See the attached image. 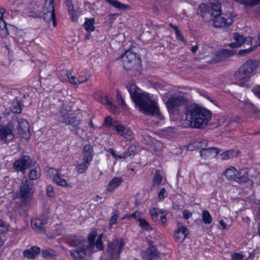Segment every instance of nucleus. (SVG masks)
<instances>
[{
    "label": "nucleus",
    "instance_id": "obj_16",
    "mask_svg": "<svg viewBox=\"0 0 260 260\" xmlns=\"http://www.w3.org/2000/svg\"><path fill=\"white\" fill-rule=\"evenodd\" d=\"M234 42L229 44V46L231 48H237L241 46L243 44H247L249 45L252 41V38L250 37L244 38L242 35L235 33L233 36Z\"/></svg>",
    "mask_w": 260,
    "mask_h": 260
},
{
    "label": "nucleus",
    "instance_id": "obj_59",
    "mask_svg": "<svg viewBox=\"0 0 260 260\" xmlns=\"http://www.w3.org/2000/svg\"><path fill=\"white\" fill-rule=\"evenodd\" d=\"M117 100L118 101V102L121 104V105H124V102L123 100V99L122 98V96L121 95L120 93H119V92L118 91H117Z\"/></svg>",
    "mask_w": 260,
    "mask_h": 260
},
{
    "label": "nucleus",
    "instance_id": "obj_47",
    "mask_svg": "<svg viewBox=\"0 0 260 260\" xmlns=\"http://www.w3.org/2000/svg\"><path fill=\"white\" fill-rule=\"evenodd\" d=\"M64 3L68 8V11L70 15L73 16L75 12L73 10V6L72 5L71 0H64Z\"/></svg>",
    "mask_w": 260,
    "mask_h": 260
},
{
    "label": "nucleus",
    "instance_id": "obj_52",
    "mask_svg": "<svg viewBox=\"0 0 260 260\" xmlns=\"http://www.w3.org/2000/svg\"><path fill=\"white\" fill-rule=\"evenodd\" d=\"M8 230L7 225L4 221L0 219V234L5 233Z\"/></svg>",
    "mask_w": 260,
    "mask_h": 260
},
{
    "label": "nucleus",
    "instance_id": "obj_43",
    "mask_svg": "<svg viewBox=\"0 0 260 260\" xmlns=\"http://www.w3.org/2000/svg\"><path fill=\"white\" fill-rule=\"evenodd\" d=\"M202 220L206 224H210L212 221V217L209 212H202Z\"/></svg>",
    "mask_w": 260,
    "mask_h": 260
},
{
    "label": "nucleus",
    "instance_id": "obj_41",
    "mask_svg": "<svg viewBox=\"0 0 260 260\" xmlns=\"http://www.w3.org/2000/svg\"><path fill=\"white\" fill-rule=\"evenodd\" d=\"M139 221V226L144 230L149 231L152 230V228L150 227V224L144 218H139L138 219Z\"/></svg>",
    "mask_w": 260,
    "mask_h": 260
},
{
    "label": "nucleus",
    "instance_id": "obj_39",
    "mask_svg": "<svg viewBox=\"0 0 260 260\" xmlns=\"http://www.w3.org/2000/svg\"><path fill=\"white\" fill-rule=\"evenodd\" d=\"M8 34L6 22L3 20H0V35L2 37H6Z\"/></svg>",
    "mask_w": 260,
    "mask_h": 260
},
{
    "label": "nucleus",
    "instance_id": "obj_27",
    "mask_svg": "<svg viewBox=\"0 0 260 260\" xmlns=\"http://www.w3.org/2000/svg\"><path fill=\"white\" fill-rule=\"evenodd\" d=\"M122 182L123 179L121 177L113 178L109 181L107 186V190L110 192H113L120 186Z\"/></svg>",
    "mask_w": 260,
    "mask_h": 260
},
{
    "label": "nucleus",
    "instance_id": "obj_38",
    "mask_svg": "<svg viewBox=\"0 0 260 260\" xmlns=\"http://www.w3.org/2000/svg\"><path fill=\"white\" fill-rule=\"evenodd\" d=\"M238 3L245 6H254L260 3V0H234Z\"/></svg>",
    "mask_w": 260,
    "mask_h": 260
},
{
    "label": "nucleus",
    "instance_id": "obj_55",
    "mask_svg": "<svg viewBox=\"0 0 260 260\" xmlns=\"http://www.w3.org/2000/svg\"><path fill=\"white\" fill-rule=\"evenodd\" d=\"M118 217V215L116 214L112 216L109 220V224L110 226H112L116 223Z\"/></svg>",
    "mask_w": 260,
    "mask_h": 260
},
{
    "label": "nucleus",
    "instance_id": "obj_22",
    "mask_svg": "<svg viewBox=\"0 0 260 260\" xmlns=\"http://www.w3.org/2000/svg\"><path fill=\"white\" fill-rule=\"evenodd\" d=\"M41 248L37 246H32L29 249H26L23 251V255L28 259H34L38 255L41 253Z\"/></svg>",
    "mask_w": 260,
    "mask_h": 260
},
{
    "label": "nucleus",
    "instance_id": "obj_5",
    "mask_svg": "<svg viewBox=\"0 0 260 260\" xmlns=\"http://www.w3.org/2000/svg\"><path fill=\"white\" fill-rule=\"evenodd\" d=\"M93 156V149L91 145H85L83 150V161L77 164L76 166V169L79 174L84 173L86 172L90 165Z\"/></svg>",
    "mask_w": 260,
    "mask_h": 260
},
{
    "label": "nucleus",
    "instance_id": "obj_25",
    "mask_svg": "<svg viewBox=\"0 0 260 260\" xmlns=\"http://www.w3.org/2000/svg\"><path fill=\"white\" fill-rule=\"evenodd\" d=\"M47 219L35 218L31 220V225L33 229L38 232L44 230V225L47 223Z\"/></svg>",
    "mask_w": 260,
    "mask_h": 260
},
{
    "label": "nucleus",
    "instance_id": "obj_8",
    "mask_svg": "<svg viewBox=\"0 0 260 260\" xmlns=\"http://www.w3.org/2000/svg\"><path fill=\"white\" fill-rule=\"evenodd\" d=\"M54 0H46L43 8V17L45 21L49 22H53L54 26L56 25L55 14L53 5Z\"/></svg>",
    "mask_w": 260,
    "mask_h": 260
},
{
    "label": "nucleus",
    "instance_id": "obj_64",
    "mask_svg": "<svg viewBox=\"0 0 260 260\" xmlns=\"http://www.w3.org/2000/svg\"><path fill=\"white\" fill-rule=\"evenodd\" d=\"M154 152L155 154L159 157H162L163 155L161 153V152L159 150L155 149Z\"/></svg>",
    "mask_w": 260,
    "mask_h": 260
},
{
    "label": "nucleus",
    "instance_id": "obj_45",
    "mask_svg": "<svg viewBox=\"0 0 260 260\" xmlns=\"http://www.w3.org/2000/svg\"><path fill=\"white\" fill-rule=\"evenodd\" d=\"M79 84L87 81L90 78V75L87 74L79 75L78 76Z\"/></svg>",
    "mask_w": 260,
    "mask_h": 260
},
{
    "label": "nucleus",
    "instance_id": "obj_14",
    "mask_svg": "<svg viewBox=\"0 0 260 260\" xmlns=\"http://www.w3.org/2000/svg\"><path fill=\"white\" fill-rule=\"evenodd\" d=\"M113 125V129L127 140L132 141L134 139L133 132L129 127H125L120 123H114Z\"/></svg>",
    "mask_w": 260,
    "mask_h": 260
},
{
    "label": "nucleus",
    "instance_id": "obj_17",
    "mask_svg": "<svg viewBox=\"0 0 260 260\" xmlns=\"http://www.w3.org/2000/svg\"><path fill=\"white\" fill-rule=\"evenodd\" d=\"M251 77L240 68L235 74L236 82L238 84L242 86L246 85V83L249 81Z\"/></svg>",
    "mask_w": 260,
    "mask_h": 260
},
{
    "label": "nucleus",
    "instance_id": "obj_26",
    "mask_svg": "<svg viewBox=\"0 0 260 260\" xmlns=\"http://www.w3.org/2000/svg\"><path fill=\"white\" fill-rule=\"evenodd\" d=\"M248 174V170L247 169L238 171V174L236 176L235 181L240 183L246 182L249 179Z\"/></svg>",
    "mask_w": 260,
    "mask_h": 260
},
{
    "label": "nucleus",
    "instance_id": "obj_2",
    "mask_svg": "<svg viewBox=\"0 0 260 260\" xmlns=\"http://www.w3.org/2000/svg\"><path fill=\"white\" fill-rule=\"evenodd\" d=\"M131 96L139 107L141 112L147 115H156L160 119L163 116L161 115L156 102L151 99L149 94L141 93L139 89L134 84L128 87Z\"/></svg>",
    "mask_w": 260,
    "mask_h": 260
},
{
    "label": "nucleus",
    "instance_id": "obj_36",
    "mask_svg": "<svg viewBox=\"0 0 260 260\" xmlns=\"http://www.w3.org/2000/svg\"><path fill=\"white\" fill-rule=\"evenodd\" d=\"M94 23V19L93 18H90L86 20L84 23V27L86 30L88 32L92 31L94 30V26L93 24Z\"/></svg>",
    "mask_w": 260,
    "mask_h": 260
},
{
    "label": "nucleus",
    "instance_id": "obj_50",
    "mask_svg": "<svg viewBox=\"0 0 260 260\" xmlns=\"http://www.w3.org/2000/svg\"><path fill=\"white\" fill-rule=\"evenodd\" d=\"M114 123H119L118 121H115L114 122L112 121V119L110 117H107L105 119L104 124L107 126H110L113 128V124Z\"/></svg>",
    "mask_w": 260,
    "mask_h": 260
},
{
    "label": "nucleus",
    "instance_id": "obj_33",
    "mask_svg": "<svg viewBox=\"0 0 260 260\" xmlns=\"http://www.w3.org/2000/svg\"><path fill=\"white\" fill-rule=\"evenodd\" d=\"M107 2L112 6L120 10H124L127 9L128 5H124L121 3L117 0H106Z\"/></svg>",
    "mask_w": 260,
    "mask_h": 260
},
{
    "label": "nucleus",
    "instance_id": "obj_4",
    "mask_svg": "<svg viewBox=\"0 0 260 260\" xmlns=\"http://www.w3.org/2000/svg\"><path fill=\"white\" fill-rule=\"evenodd\" d=\"M122 60L124 68L127 71L128 74L132 76H138L141 74V60L136 53L127 51L122 56Z\"/></svg>",
    "mask_w": 260,
    "mask_h": 260
},
{
    "label": "nucleus",
    "instance_id": "obj_28",
    "mask_svg": "<svg viewBox=\"0 0 260 260\" xmlns=\"http://www.w3.org/2000/svg\"><path fill=\"white\" fill-rule=\"evenodd\" d=\"M237 174H238V170L233 166H230L226 169L223 173L227 179L234 181Z\"/></svg>",
    "mask_w": 260,
    "mask_h": 260
},
{
    "label": "nucleus",
    "instance_id": "obj_20",
    "mask_svg": "<svg viewBox=\"0 0 260 260\" xmlns=\"http://www.w3.org/2000/svg\"><path fill=\"white\" fill-rule=\"evenodd\" d=\"M219 152V149L216 147L202 148L200 150V155L205 159H210L215 157Z\"/></svg>",
    "mask_w": 260,
    "mask_h": 260
},
{
    "label": "nucleus",
    "instance_id": "obj_18",
    "mask_svg": "<svg viewBox=\"0 0 260 260\" xmlns=\"http://www.w3.org/2000/svg\"><path fill=\"white\" fill-rule=\"evenodd\" d=\"M14 122V126L15 125L17 126V131L18 135L21 136H23L25 134L29 132V125L28 122L24 119L13 121Z\"/></svg>",
    "mask_w": 260,
    "mask_h": 260
},
{
    "label": "nucleus",
    "instance_id": "obj_30",
    "mask_svg": "<svg viewBox=\"0 0 260 260\" xmlns=\"http://www.w3.org/2000/svg\"><path fill=\"white\" fill-rule=\"evenodd\" d=\"M101 102L102 104L108 106L109 107L108 108L110 109V110L115 114L119 113L118 109L115 105L112 104V103L110 101L108 96L105 95L101 100Z\"/></svg>",
    "mask_w": 260,
    "mask_h": 260
},
{
    "label": "nucleus",
    "instance_id": "obj_7",
    "mask_svg": "<svg viewBox=\"0 0 260 260\" xmlns=\"http://www.w3.org/2000/svg\"><path fill=\"white\" fill-rule=\"evenodd\" d=\"M123 244L121 240L117 239L108 245L107 252L110 255L111 260H117L119 258Z\"/></svg>",
    "mask_w": 260,
    "mask_h": 260
},
{
    "label": "nucleus",
    "instance_id": "obj_35",
    "mask_svg": "<svg viewBox=\"0 0 260 260\" xmlns=\"http://www.w3.org/2000/svg\"><path fill=\"white\" fill-rule=\"evenodd\" d=\"M41 252L42 256L45 258H51L56 255L55 250L49 248L43 249Z\"/></svg>",
    "mask_w": 260,
    "mask_h": 260
},
{
    "label": "nucleus",
    "instance_id": "obj_12",
    "mask_svg": "<svg viewBox=\"0 0 260 260\" xmlns=\"http://www.w3.org/2000/svg\"><path fill=\"white\" fill-rule=\"evenodd\" d=\"M60 116L62 118V122L66 124L77 125L79 123V120L77 119L76 116L71 117V109L67 106L63 105L60 112Z\"/></svg>",
    "mask_w": 260,
    "mask_h": 260
},
{
    "label": "nucleus",
    "instance_id": "obj_31",
    "mask_svg": "<svg viewBox=\"0 0 260 260\" xmlns=\"http://www.w3.org/2000/svg\"><path fill=\"white\" fill-rule=\"evenodd\" d=\"M96 237V233L95 232H91L88 236V244L87 243V249L88 251L93 252L94 248V241Z\"/></svg>",
    "mask_w": 260,
    "mask_h": 260
},
{
    "label": "nucleus",
    "instance_id": "obj_9",
    "mask_svg": "<svg viewBox=\"0 0 260 260\" xmlns=\"http://www.w3.org/2000/svg\"><path fill=\"white\" fill-rule=\"evenodd\" d=\"M14 129V122H9L6 126L0 127V139L4 143L12 141L14 138L12 132Z\"/></svg>",
    "mask_w": 260,
    "mask_h": 260
},
{
    "label": "nucleus",
    "instance_id": "obj_57",
    "mask_svg": "<svg viewBox=\"0 0 260 260\" xmlns=\"http://www.w3.org/2000/svg\"><path fill=\"white\" fill-rule=\"evenodd\" d=\"M252 92L255 95L260 98V86L257 85L252 88Z\"/></svg>",
    "mask_w": 260,
    "mask_h": 260
},
{
    "label": "nucleus",
    "instance_id": "obj_11",
    "mask_svg": "<svg viewBox=\"0 0 260 260\" xmlns=\"http://www.w3.org/2000/svg\"><path fill=\"white\" fill-rule=\"evenodd\" d=\"M213 24L215 27H226L230 25L233 22V18L230 12L220 14L213 18Z\"/></svg>",
    "mask_w": 260,
    "mask_h": 260
},
{
    "label": "nucleus",
    "instance_id": "obj_29",
    "mask_svg": "<svg viewBox=\"0 0 260 260\" xmlns=\"http://www.w3.org/2000/svg\"><path fill=\"white\" fill-rule=\"evenodd\" d=\"M239 153V151L237 150H229L222 153L220 156L222 160H228L237 157Z\"/></svg>",
    "mask_w": 260,
    "mask_h": 260
},
{
    "label": "nucleus",
    "instance_id": "obj_60",
    "mask_svg": "<svg viewBox=\"0 0 260 260\" xmlns=\"http://www.w3.org/2000/svg\"><path fill=\"white\" fill-rule=\"evenodd\" d=\"M176 35L178 40H179L180 41L185 42L184 38L180 30L177 31V32L176 33Z\"/></svg>",
    "mask_w": 260,
    "mask_h": 260
},
{
    "label": "nucleus",
    "instance_id": "obj_63",
    "mask_svg": "<svg viewBox=\"0 0 260 260\" xmlns=\"http://www.w3.org/2000/svg\"><path fill=\"white\" fill-rule=\"evenodd\" d=\"M191 215V212H183V217L186 219L190 217Z\"/></svg>",
    "mask_w": 260,
    "mask_h": 260
},
{
    "label": "nucleus",
    "instance_id": "obj_19",
    "mask_svg": "<svg viewBox=\"0 0 260 260\" xmlns=\"http://www.w3.org/2000/svg\"><path fill=\"white\" fill-rule=\"evenodd\" d=\"M258 64V62L257 61L250 59L245 62L240 69L250 76H252Z\"/></svg>",
    "mask_w": 260,
    "mask_h": 260
},
{
    "label": "nucleus",
    "instance_id": "obj_21",
    "mask_svg": "<svg viewBox=\"0 0 260 260\" xmlns=\"http://www.w3.org/2000/svg\"><path fill=\"white\" fill-rule=\"evenodd\" d=\"M234 51L230 50L221 49L215 56L213 58L214 62H219L225 60L234 55Z\"/></svg>",
    "mask_w": 260,
    "mask_h": 260
},
{
    "label": "nucleus",
    "instance_id": "obj_42",
    "mask_svg": "<svg viewBox=\"0 0 260 260\" xmlns=\"http://www.w3.org/2000/svg\"><path fill=\"white\" fill-rule=\"evenodd\" d=\"M67 76L70 83L75 85H79V81H78V77L73 75L71 72H67Z\"/></svg>",
    "mask_w": 260,
    "mask_h": 260
},
{
    "label": "nucleus",
    "instance_id": "obj_23",
    "mask_svg": "<svg viewBox=\"0 0 260 260\" xmlns=\"http://www.w3.org/2000/svg\"><path fill=\"white\" fill-rule=\"evenodd\" d=\"M188 234V230L187 228L182 226L177 229L174 233V238L176 241L182 243Z\"/></svg>",
    "mask_w": 260,
    "mask_h": 260
},
{
    "label": "nucleus",
    "instance_id": "obj_58",
    "mask_svg": "<svg viewBox=\"0 0 260 260\" xmlns=\"http://www.w3.org/2000/svg\"><path fill=\"white\" fill-rule=\"evenodd\" d=\"M142 256L143 260H155V258L151 257L147 250L143 254Z\"/></svg>",
    "mask_w": 260,
    "mask_h": 260
},
{
    "label": "nucleus",
    "instance_id": "obj_49",
    "mask_svg": "<svg viewBox=\"0 0 260 260\" xmlns=\"http://www.w3.org/2000/svg\"><path fill=\"white\" fill-rule=\"evenodd\" d=\"M134 151L133 147H130L128 149L124 152L123 155V158H126L128 157H131L134 155Z\"/></svg>",
    "mask_w": 260,
    "mask_h": 260
},
{
    "label": "nucleus",
    "instance_id": "obj_40",
    "mask_svg": "<svg viewBox=\"0 0 260 260\" xmlns=\"http://www.w3.org/2000/svg\"><path fill=\"white\" fill-rule=\"evenodd\" d=\"M162 177L163 176L161 172L157 170L155 172L154 176L153 178V182L154 185L159 184L162 181Z\"/></svg>",
    "mask_w": 260,
    "mask_h": 260
},
{
    "label": "nucleus",
    "instance_id": "obj_1",
    "mask_svg": "<svg viewBox=\"0 0 260 260\" xmlns=\"http://www.w3.org/2000/svg\"><path fill=\"white\" fill-rule=\"evenodd\" d=\"M184 113L187 126L193 128H204L211 118V112L196 104L186 107Z\"/></svg>",
    "mask_w": 260,
    "mask_h": 260
},
{
    "label": "nucleus",
    "instance_id": "obj_48",
    "mask_svg": "<svg viewBox=\"0 0 260 260\" xmlns=\"http://www.w3.org/2000/svg\"><path fill=\"white\" fill-rule=\"evenodd\" d=\"M60 170H57L53 168H50L48 170V176L53 179V177L57 176L59 173Z\"/></svg>",
    "mask_w": 260,
    "mask_h": 260
},
{
    "label": "nucleus",
    "instance_id": "obj_44",
    "mask_svg": "<svg viewBox=\"0 0 260 260\" xmlns=\"http://www.w3.org/2000/svg\"><path fill=\"white\" fill-rule=\"evenodd\" d=\"M150 255L153 258H155V260L157 259L158 257L159 252L155 247H151L147 250Z\"/></svg>",
    "mask_w": 260,
    "mask_h": 260
},
{
    "label": "nucleus",
    "instance_id": "obj_10",
    "mask_svg": "<svg viewBox=\"0 0 260 260\" xmlns=\"http://www.w3.org/2000/svg\"><path fill=\"white\" fill-rule=\"evenodd\" d=\"M185 100L181 95H174L166 103L167 107L170 112H175L178 107L185 104Z\"/></svg>",
    "mask_w": 260,
    "mask_h": 260
},
{
    "label": "nucleus",
    "instance_id": "obj_15",
    "mask_svg": "<svg viewBox=\"0 0 260 260\" xmlns=\"http://www.w3.org/2000/svg\"><path fill=\"white\" fill-rule=\"evenodd\" d=\"M31 160L28 156H24L16 160L13 165V168L17 172H24L26 169L30 167Z\"/></svg>",
    "mask_w": 260,
    "mask_h": 260
},
{
    "label": "nucleus",
    "instance_id": "obj_51",
    "mask_svg": "<svg viewBox=\"0 0 260 260\" xmlns=\"http://www.w3.org/2000/svg\"><path fill=\"white\" fill-rule=\"evenodd\" d=\"M158 199L159 201H162L167 196V193L165 188H162L158 192Z\"/></svg>",
    "mask_w": 260,
    "mask_h": 260
},
{
    "label": "nucleus",
    "instance_id": "obj_61",
    "mask_svg": "<svg viewBox=\"0 0 260 260\" xmlns=\"http://www.w3.org/2000/svg\"><path fill=\"white\" fill-rule=\"evenodd\" d=\"M245 106H246V108L249 109L250 111L254 112V106L252 104L247 102L245 104Z\"/></svg>",
    "mask_w": 260,
    "mask_h": 260
},
{
    "label": "nucleus",
    "instance_id": "obj_34",
    "mask_svg": "<svg viewBox=\"0 0 260 260\" xmlns=\"http://www.w3.org/2000/svg\"><path fill=\"white\" fill-rule=\"evenodd\" d=\"M61 173L60 172L57 176L53 177V181L58 185L66 187L68 186V184L66 180L61 177Z\"/></svg>",
    "mask_w": 260,
    "mask_h": 260
},
{
    "label": "nucleus",
    "instance_id": "obj_46",
    "mask_svg": "<svg viewBox=\"0 0 260 260\" xmlns=\"http://www.w3.org/2000/svg\"><path fill=\"white\" fill-rule=\"evenodd\" d=\"M102 236L99 235L97 238L96 243H94V246H95L96 248L100 250H103L104 248V246L101 240Z\"/></svg>",
    "mask_w": 260,
    "mask_h": 260
},
{
    "label": "nucleus",
    "instance_id": "obj_54",
    "mask_svg": "<svg viewBox=\"0 0 260 260\" xmlns=\"http://www.w3.org/2000/svg\"><path fill=\"white\" fill-rule=\"evenodd\" d=\"M232 260H244V256L243 255L236 253L232 255Z\"/></svg>",
    "mask_w": 260,
    "mask_h": 260
},
{
    "label": "nucleus",
    "instance_id": "obj_24",
    "mask_svg": "<svg viewBox=\"0 0 260 260\" xmlns=\"http://www.w3.org/2000/svg\"><path fill=\"white\" fill-rule=\"evenodd\" d=\"M153 220L165 227L167 223L166 214L165 212H150Z\"/></svg>",
    "mask_w": 260,
    "mask_h": 260
},
{
    "label": "nucleus",
    "instance_id": "obj_56",
    "mask_svg": "<svg viewBox=\"0 0 260 260\" xmlns=\"http://www.w3.org/2000/svg\"><path fill=\"white\" fill-rule=\"evenodd\" d=\"M47 193L50 197H52L54 195V190L52 186L49 185L47 188Z\"/></svg>",
    "mask_w": 260,
    "mask_h": 260
},
{
    "label": "nucleus",
    "instance_id": "obj_3",
    "mask_svg": "<svg viewBox=\"0 0 260 260\" xmlns=\"http://www.w3.org/2000/svg\"><path fill=\"white\" fill-rule=\"evenodd\" d=\"M67 243L74 249L70 251L71 255L76 260L83 259L87 255V243L86 239L75 235H69L66 237Z\"/></svg>",
    "mask_w": 260,
    "mask_h": 260
},
{
    "label": "nucleus",
    "instance_id": "obj_6",
    "mask_svg": "<svg viewBox=\"0 0 260 260\" xmlns=\"http://www.w3.org/2000/svg\"><path fill=\"white\" fill-rule=\"evenodd\" d=\"M199 8L202 16H205L209 14L215 18L221 14V5L218 2L210 3L208 5L202 4L199 5Z\"/></svg>",
    "mask_w": 260,
    "mask_h": 260
},
{
    "label": "nucleus",
    "instance_id": "obj_62",
    "mask_svg": "<svg viewBox=\"0 0 260 260\" xmlns=\"http://www.w3.org/2000/svg\"><path fill=\"white\" fill-rule=\"evenodd\" d=\"M196 143H201L202 144L199 146L200 147H203V146H206L207 143L206 140H201V139L199 140L198 141L196 142Z\"/></svg>",
    "mask_w": 260,
    "mask_h": 260
},
{
    "label": "nucleus",
    "instance_id": "obj_53",
    "mask_svg": "<svg viewBox=\"0 0 260 260\" xmlns=\"http://www.w3.org/2000/svg\"><path fill=\"white\" fill-rule=\"evenodd\" d=\"M253 50V48L250 47V48L246 49H242L239 51V55L241 56H244L247 54L249 53Z\"/></svg>",
    "mask_w": 260,
    "mask_h": 260
},
{
    "label": "nucleus",
    "instance_id": "obj_13",
    "mask_svg": "<svg viewBox=\"0 0 260 260\" xmlns=\"http://www.w3.org/2000/svg\"><path fill=\"white\" fill-rule=\"evenodd\" d=\"M32 186V184L26 179L20 185L19 191L17 196L23 200L27 199L34 193Z\"/></svg>",
    "mask_w": 260,
    "mask_h": 260
},
{
    "label": "nucleus",
    "instance_id": "obj_32",
    "mask_svg": "<svg viewBox=\"0 0 260 260\" xmlns=\"http://www.w3.org/2000/svg\"><path fill=\"white\" fill-rule=\"evenodd\" d=\"M41 174L40 168L36 167L30 169L28 177L30 180H36L40 177Z\"/></svg>",
    "mask_w": 260,
    "mask_h": 260
},
{
    "label": "nucleus",
    "instance_id": "obj_37",
    "mask_svg": "<svg viewBox=\"0 0 260 260\" xmlns=\"http://www.w3.org/2000/svg\"><path fill=\"white\" fill-rule=\"evenodd\" d=\"M11 110L15 113H20L22 111V104L20 102L16 100L13 101L11 108Z\"/></svg>",
    "mask_w": 260,
    "mask_h": 260
}]
</instances>
